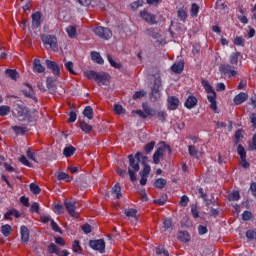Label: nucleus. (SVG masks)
<instances>
[{
    "instance_id": "f257e3e1",
    "label": "nucleus",
    "mask_w": 256,
    "mask_h": 256,
    "mask_svg": "<svg viewBox=\"0 0 256 256\" xmlns=\"http://www.w3.org/2000/svg\"><path fill=\"white\" fill-rule=\"evenodd\" d=\"M129 159V168L128 173L130 175L131 181H137L136 173L139 171V161H141V153L137 152L135 156L130 154L128 156Z\"/></svg>"
},
{
    "instance_id": "f03ea898",
    "label": "nucleus",
    "mask_w": 256,
    "mask_h": 256,
    "mask_svg": "<svg viewBox=\"0 0 256 256\" xmlns=\"http://www.w3.org/2000/svg\"><path fill=\"white\" fill-rule=\"evenodd\" d=\"M202 84L206 93H208L207 99L210 103V109L217 113V94L215 93V90H213V87H211L207 81H202Z\"/></svg>"
},
{
    "instance_id": "7ed1b4c3",
    "label": "nucleus",
    "mask_w": 256,
    "mask_h": 256,
    "mask_svg": "<svg viewBox=\"0 0 256 256\" xmlns=\"http://www.w3.org/2000/svg\"><path fill=\"white\" fill-rule=\"evenodd\" d=\"M14 109L17 112V117L20 121H31V111H29V108L23 105V103L16 102L14 104Z\"/></svg>"
},
{
    "instance_id": "20e7f679",
    "label": "nucleus",
    "mask_w": 256,
    "mask_h": 256,
    "mask_svg": "<svg viewBox=\"0 0 256 256\" xmlns=\"http://www.w3.org/2000/svg\"><path fill=\"white\" fill-rule=\"evenodd\" d=\"M41 40L42 43H44V45L48 46L49 49H51L52 51H59V45L57 44V37H55L54 35H42L41 36Z\"/></svg>"
},
{
    "instance_id": "39448f33",
    "label": "nucleus",
    "mask_w": 256,
    "mask_h": 256,
    "mask_svg": "<svg viewBox=\"0 0 256 256\" xmlns=\"http://www.w3.org/2000/svg\"><path fill=\"white\" fill-rule=\"evenodd\" d=\"M151 101H159L161 99V78L157 77L154 80V84L152 86V90L150 93Z\"/></svg>"
},
{
    "instance_id": "423d86ee",
    "label": "nucleus",
    "mask_w": 256,
    "mask_h": 256,
    "mask_svg": "<svg viewBox=\"0 0 256 256\" xmlns=\"http://www.w3.org/2000/svg\"><path fill=\"white\" fill-rule=\"evenodd\" d=\"M94 33L97 35V37H100V39H104L105 41H109V39L113 37V32H111V29L103 26L94 28Z\"/></svg>"
},
{
    "instance_id": "0eeeda50",
    "label": "nucleus",
    "mask_w": 256,
    "mask_h": 256,
    "mask_svg": "<svg viewBox=\"0 0 256 256\" xmlns=\"http://www.w3.org/2000/svg\"><path fill=\"white\" fill-rule=\"evenodd\" d=\"M142 110H135L133 113L139 115L142 119H147V117H155V109H151L147 104L142 105Z\"/></svg>"
},
{
    "instance_id": "6e6552de",
    "label": "nucleus",
    "mask_w": 256,
    "mask_h": 256,
    "mask_svg": "<svg viewBox=\"0 0 256 256\" xmlns=\"http://www.w3.org/2000/svg\"><path fill=\"white\" fill-rule=\"evenodd\" d=\"M64 205L71 217H74V219L79 218V212H77V202L65 200Z\"/></svg>"
},
{
    "instance_id": "1a4fd4ad",
    "label": "nucleus",
    "mask_w": 256,
    "mask_h": 256,
    "mask_svg": "<svg viewBox=\"0 0 256 256\" xmlns=\"http://www.w3.org/2000/svg\"><path fill=\"white\" fill-rule=\"evenodd\" d=\"M171 153V147L164 145L163 147H160L157 149V151L153 155V163L155 165H158L159 161L161 160V157L165 155V152Z\"/></svg>"
},
{
    "instance_id": "9d476101",
    "label": "nucleus",
    "mask_w": 256,
    "mask_h": 256,
    "mask_svg": "<svg viewBox=\"0 0 256 256\" xmlns=\"http://www.w3.org/2000/svg\"><path fill=\"white\" fill-rule=\"evenodd\" d=\"M89 247L94 251H99V253H105V240H90Z\"/></svg>"
},
{
    "instance_id": "9b49d317",
    "label": "nucleus",
    "mask_w": 256,
    "mask_h": 256,
    "mask_svg": "<svg viewBox=\"0 0 256 256\" xmlns=\"http://www.w3.org/2000/svg\"><path fill=\"white\" fill-rule=\"evenodd\" d=\"M219 70L223 75H228V77H237V71L230 64L220 65Z\"/></svg>"
},
{
    "instance_id": "f8f14e48",
    "label": "nucleus",
    "mask_w": 256,
    "mask_h": 256,
    "mask_svg": "<svg viewBox=\"0 0 256 256\" xmlns=\"http://www.w3.org/2000/svg\"><path fill=\"white\" fill-rule=\"evenodd\" d=\"M140 17H141V19H143L144 21H146V23H149L150 25L157 24V18H155V15L147 12V10L141 11Z\"/></svg>"
},
{
    "instance_id": "ddd939ff",
    "label": "nucleus",
    "mask_w": 256,
    "mask_h": 256,
    "mask_svg": "<svg viewBox=\"0 0 256 256\" xmlns=\"http://www.w3.org/2000/svg\"><path fill=\"white\" fill-rule=\"evenodd\" d=\"M46 65L48 69H50L52 73L56 75V77H59V75L61 74V69L59 68V64H57V62L46 60Z\"/></svg>"
},
{
    "instance_id": "4468645a",
    "label": "nucleus",
    "mask_w": 256,
    "mask_h": 256,
    "mask_svg": "<svg viewBox=\"0 0 256 256\" xmlns=\"http://www.w3.org/2000/svg\"><path fill=\"white\" fill-rule=\"evenodd\" d=\"M167 103H168V109L170 111H175V109H177V107H179V98H177L175 96H170L167 99Z\"/></svg>"
},
{
    "instance_id": "2eb2a0df",
    "label": "nucleus",
    "mask_w": 256,
    "mask_h": 256,
    "mask_svg": "<svg viewBox=\"0 0 256 256\" xmlns=\"http://www.w3.org/2000/svg\"><path fill=\"white\" fill-rule=\"evenodd\" d=\"M197 103H198L197 98L193 95H190L186 99L184 106L186 107V109H195V107H197Z\"/></svg>"
},
{
    "instance_id": "dca6fc26",
    "label": "nucleus",
    "mask_w": 256,
    "mask_h": 256,
    "mask_svg": "<svg viewBox=\"0 0 256 256\" xmlns=\"http://www.w3.org/2000/svg\"><path fill=\"white\" fill-rule=\"evenodd\" d=\"M248 95L245 92H241L238 95L234 97V103L235 105H241L242 103H245L248 99Z\"/></svg>"
},
{
    "instance_id": "f3484780",
    "label": "nucleus",
    "mask_w": 256,
    "mask_h": 256,
    "mask_svg": "<svg viewBox=\"0 0 256 256\" xmlns=\"http://www.w3.org/2000/svg\"><path fill=\"white\" fill-rule=\"evenodd\" d=\"M239 57H241L240 52H234L230 55L229 61L230 65H232L233 69H235L239 63Z\"/></svg>"
},
{
    "instance_id": "a211bd4d",
    "label": "nucleus",
    "mask_w": 256,
    "mask_h": 256,
    "mask_svg": "<svg viewBox=\"0 0 256 256\" xmlns=\"http://www.w3.org/2000/svg\"><path fill=\"white\" fill-rule=\"evenodd\" d=\"M108 80H109V76L106 73L101 72L96 74L95 81L98 83V85H105Z\"/></svg>"
},
{
    "instance_id": "6ab92c4d",
    "label": "nucleus",
    "mask_w": 256,
    "mask_h": 256,
    "mask_svg": "<svg viewBox=\"0 0 256 256\" xmlns=\"http://www.w3.org/2000/svg\"><path fill=\"white\" fill-rule=\"evenodd\" d=\"M20 233H21L22 243H28L29 242V228H27V226H21Z\"/></svg>"
},
{
    "instance_id": "aec40b11",
    "label": "nucleus",
    "mask_w": 256,
    "mask_h": 256,
    "mask_svg": "<svg viewBox=\"0 0 256 256\" xmlns=\"http://www.w3.org/2000/svg\"><path fill=\"white\" fill-rule=\"evenodd\" d=\"M40 25H41V13L36 12L32 14V27L34 29H38Z\"/></svg>"
},
{
    "instance_id": "412c9836",
    "label": "nucleus",
    "mask_w": 256,
    "mask_h": 256,
    "mask_svg": "<svg viewBox=\"0 0 256 256\" xmlns=\"http://www.w3.org/2000/svg\"><path fill=\"white\" fill-rule=\"evenodd\" d=\"M26 87H28V90H23V95H25V97H29L30 99H34V101H37L33 87L29 84H26Z\"/></svg>"
},
{
    "instance_id": "4be33fe9",
    "label": "nucleus",
    "mask_w": 256,
    "mask_h": 256,
    "mask_svg": "<svg viewBox=\"0 0 256 256\" xmlns=\"http://www.w3.org/2000/svg\"><path fill=\"white\" fill-rule=\"evenodd\" d=\"M33 69L36 73H43L45 71V67L41 64V60L35 59L33 62Z\"/></svg>"
},
{
    "instance_id": "5701e85b",
    "label": "nucleus",
    "mask_w": 256,
    "mask_h": 256,
    "mask_svg": "<svg viewBox=\"0 0 256 256\" xmlns=\"http://www.w3.org/2000/svg\"><path fill=\"white\" fill-rule=\"evenodd\" d=\"M91 59L92 61H95V63H98V65H103V63H105L103 57H101V54L95 51L91 52Z\"/></svg>"
},
{
    "instance_id": "b1692460",
    "label": "nucleus",
    "mask_w": 256,
    "mask_h": 256,
    "mask_svg": "<svg viewBox=\"0 0 256 256\" xmlns=\"http://www.w3.org/2000/svg\"><path fill=\"white\" fill-rule=\"evenodd\" d=\"M46 85L50 93L53 94L57 92V88L55 87V81L53 80V78H47Z\"/></svg>"
},
{
    "instance_id": "393cba45",
    "label": "nucleus",
    "mask_w": 256,
    "mask_h": 256,
    "mask_svg": "<svg viewBox=\"0 0 256 256\" xmlns=\"http://www.w3.org/2000/svg\"><path fill=\"white\" fill-rule=\"evenodd\" d=\"M66 33L71 39H73V37L77 36V27L75 25L67 26Z\"/></svg>"
},
{
    "instance_id": "a878e982",
    "label": "nucleus",
    "mask_w": 256,
    "mask_h": 256,
    "mask_svg": "<svg viewBox=\"0 0 256 256\" xmlns=\"http://www.w3.org/2000/svg\"><path fill=\"white\" fill-rule=\"evenodd\" d=\"M184 67H185V63L180 61V62L175 63L174 65H172L171 69L174 73H182Z\"/></svg>"
},
{
    "instance_id": "bb28decb",
    "label": "nucleus",
    "mask_w": 256,
    "mask_h": 256,
    "mask_svg": "<svg viewBox=\"0 0 256 256\" xmlns=\"http://www.w3.org/2000/svg\"><path fill=\"white\" fill-rule=\"evenodd\" d=\"M188 153L190 157H194V159H198L199 149L193 145L188 146Z\"/></svg>"
},
{
    "instance_id": "cd10ccee",
    "label": "nucleus",
    "mask_w": 256,
    "mask_h": 256,
    "mask_svg": "<svg viewBox=\"0 0 256 256\" xmlns=\"http://www.w3.org/2000/svg\"><path fill=\"white\" fill-rule=\"evenodd\" d=\"M112 195L116 198V199H121V197H123V194H121V186L119 184H116L113 188H112Z\"/></svg>"
},
{
    "instance_id": "c85d7f7f",
    "label": "nucleus",
    "mask_w": 256,
    "mask_h": 256,
    "mask_svg": "<svg viewBox=\"0 0 256 256\" xmlns=\"http://www.w3.org/2000/svg\"><path fill=\"white\" fill-rule=\"evenodd\" d=\"M163 231L171 232L173 231V222L171 219H165L163 221Z\"/></svg>"
},
{
    "instance_id": "c756f323",
    "label": "nucleus",
    "mask_w": 256,
    "mask_h": 256,
    "mask_svg": "<svg viewBox=\"0 0 256 256\" xmlns=\"http://www.w3.org/2000/svg\"><path fill=\"white\" fill-rule=\"evenodd\" d=\"M155 113V117H157V119H159L161 123H165V119H167V112L163 110H155Z\"/></svg>"
},
{
    "instance_id": "7c9ffc66",
    "label": "nucleus",
    "mask_w": 256,
    "mask_h": 256,
    "mask_svg": "<svg viewBox=\"0 0 256 256\" xmlns=\"http://www.w3.org/2000/svg\"><path fill=\"white\" fill-rule=\"evenodd\" d=\"M75 151H76L75 147H73V146H68V147L64 148V150H63V155H64L65 157H72V155L75 154Z\"/></svg>"
},
{
    "instance_id": "2f4dec72",
    "label": "nucleus",
    "mask_w": 256,
    "mask_h": 256,
    "mask_svg": "<svg viewBox=\"0 0 256 256\" xmlns=\"http://www.w3.org/2000/svg\"><path fill=\"white\" fill-rule=\"evenodd\" d=\"M12 129L16 135H25V133H27V127L13 126Z\"/></svg>"
},
{
    "instance_id": "473e14b6",
    "label": "nucleus",
    "mask_w": 256,
    "mask_h": 256,
    "mask_svg": "<svg viewBox=\"0 0 256 256\" xmlns=\"http://www.w3.org/2000/svg\"><path fill=\"white\" fill-rule=\"evenodd\" d=\"M145 4L143 0H136L130 4L132 11H137V9L141 8Z\"/></svg>"
},
{
    "instance_id": "72a5a7b5",
    "label": "nucleus",
    "mask_w": 256,
    "mask_h": 256,
    "mask_svg": "<svg viewBox=\"0 0 256 256\" xmlns=\"http://www.w3.org/2000/svg\"><path fill=\"white\" fill-rule=\"evenodd\" d=\"M57 179L58 181H66L67 183H69L71 181V176H69V174L65 172H60L57 174Z\"/></svg>"
},
{
    "instance_id": "f704fd0d",
    "label": "nucleus",
    "mask_w": 256,
    "mask_h": 256,
    "mask_svg": "<svg viewBox=\"0 0 256 256\" xmlns=\"http://www.w3.org/2000/svg\"><path fill=\"white\" fill-rule=\"evenodd\" d=\"M97 74L98 73L93 70L84 71V77H87V79L94 80V81L97 79Z\"/></svg>"
},
{
    "instance_id": "c9c22d12",
    "label": "nucleus",
    "mask_w": 256,
    "mask_h": 256,
    "mask_svg": "<svg viewBox=\"0 0 256 256\" xmlns=\"http://www.w3.org/2000/svg\"><path fill=\"white\" fill-rule=\"evenodd\" d=\"M83 115L89 120L93 119V108L91 106H86L83 111Z\"/></svg>"
},
{
    "instance_id": "e433bc0d",
    "label": "nucleus",
    "mask_w": 256,
    "mask_h": 256,
    "mask_svg": "<svg viewBox=\"0 0 256 256\" xmlns=\"http://www.w3.org/2000/svg\"><path fill=\"white\" fill-rule=\"evenodd\" d=\"M167 185V180L160 178L154 182L156 189H163Z\"/></svg>"
},
{
    "instance_id": "4c0bfd02",
    "label": "nucleus",
    "mask_w": 256,
    "mask_h": 256,
    "mask_svg": "<svg viewBox=\"0 0 256 256\" xmlns=\"http://www.w3.org/2000/svg\"><path fill=\"white\" fill-rule=\"evenodd\" d=\"M5 73L10 77V79H13V81H17V79H19V73H17V70H6Z\"/></svg>"
},
{
    "instance_id": "58836bf2",
    "label": "nucleus",
    "mask_w": 256,
    "mask_h": 256,
    "mask_svg": "<svg viewBox=\"0 0 256 256\" xmlns=\"http://www.w3.org/2000/svg\"><path fill=\"white\" fill-rule=\"evenodd\" d=\"M80 129H81L84 133H91V131H93V126L87 124L86 122H81V123H80Z\"/></svg>"
},
{
    "instance_id": "ea45409f",
    "label": "nucleus",
    "mask_w": 256,
    "mask_h": 256,
    "mask_svg": "<svg viewBox=\"0 0 256 256\" xmlns=\"http://www.w3.org/2000/svg\"><path fill=\"white\" fill-rule=\"evenodd\" d=\"M1 231H2V234L4 235V237H9V235H11V231H12V228H11V225H3L1 227Z\"/></svg>"
},
{
    "instance_id": "a19ab883",
    "label": "nucleus",
    "mask_w": 256,
    "mask_h": 256,
    "mask_svg": "<svg viewBox=\"0 0 256 256\" xmlns=\"http://www.w3.org/2000/svg\"><path fill=\"white\" fill-rule=\"evenodd\" d=\"M237 153L240 156V159H247V152L241 144L238 145Z\"/></svg>"
},
{
    "instance_id": "79ce46f5",
    "label": "nucleus",
    "mask_w": 256,
    "mask_h": 256,
    "mask_svg": "<svg viewBox=\"0 0 256 256\" xmlns=\"http://www.w3.org/2000/svg\"><path fill=\"white\" fill-rule=\"evenodd\" d=\"M126 217H133L134 219H137V210L133 208L126 209L124 211Z\"/></svg>"
},
{
    "instance_id": "37998d69",
    "label": "nucleus",
    "mask_w": 256,
    "mask_h": 256,
    "mask_svg": "<svg viewBox=\"0 0 256 256\" xmlns=\"http://www.w3.org/2000/svg\"><path fill=\"white\" fill-rule=\"evenodd\" d=\"M145 95H147V92L145 90H139V91H136L133 96H132V99H143V97H145Z\"/></svg>"
},
{
    "instance_id": "c03bdc74",
    "label": "nucleus",
    "mask_w": 256,
    "mask_h": 256,
    "mask_svg": "<svg viewBox=\"0 0 256 256\" xmlns=\"http://www.w3.org/2000/svg\"><path fill=\"white\" fill-rule=\"evenodd\" d=\"M147 33L150 37H153V39H159L160 37L159 31L157 29H148Z\"/></svg>"
},
{
    "instance_id": "a18cd8bd",
    "label": "nucleus",
    "mask_w": 256,
    "mask_h": 256,
    "mask_svg": "<svg viewBox=\"0 0 256 256\" xmlns=\"http://www.w3.org/2000/svg\"><path fill=\"white\" fill-rule=\"evenodd\" d=\"M11 113V108L9 106H0V116L5 117Z\"/></svg>"
},
{
    "instance_id": "49530a36",
    "label": "nucleus",
    "mask_w": 256,
    "mask_h": 256,
    "mask_svg": "<svg viewBox=\"0 0 256 256\" xmlns=\"http://www.w3.org/2000/svg\"><path fill=\"white\" fill-rule=\"evenodd\" d=\"M30 191H32V193H34V195H39L41 193V188L39 187V185H37L35 183H31Z\"/></svg>"
},
{
    "instance_id": "de8ad7c7",
    "label": "nucleus",
    "mask_w": 256,
    "mask_h": 256,
    "mask_svg": "<svg viewBox=\"0 0 256 256\" xmlns=\"http://www.w3.org/2000/svg\"><path fill=\"white\" fill-rule=\"evenodd\" d=\"M246 238L249 239V241H256V230H248L246 232Z\"/></svg>"
},
{
    "instance_id": "09e8293b",
    "label": "nucleus",
    "mask_w": 256,
    "mask_h": 256,
    "mask_svg": "<svg viewBox=\"0 0 256 256\" xmlns=\"http://www.w3.org/2000/svg\"><path fill=\"white\" fill-rule=\"evenodd\" d=\"M48 251L49 253H54L55 255H61L59 251V247H57V245L55 244H50L48 246Z\"/></svg>"
},
{
    "instance_id": "8fccbe9b",
    "label": "nucleus",
    "mask_w": 256,
    "mask_h": 256,
    "mask_svg": "<svg viewBox=\"0 0 256 256\" xmlns=\"http://www.w3.org/2000/svg\"><path fill=\"white\" fill-rule=\"evenodd\" d=\"M107 59L112 67H114L115 69H121V64L115 62V60H113V57L111 55L108 54Z\"/></svg>"
},
{
    "instance_id": "3c124183",
    "label": "nucleus",
    "mask_w": 256,
    "mask_h": 256,
    "mask_svg": "<svg viewBox=\"0 0 256 256\" xmlns=\"http://www.w3.org/2000/svg\"><path fill=\"white\" fill-rule=\"evenodd\" d=\"M178 238L180 241H183V243H187L189 241V234L185 231H182L179 233Z\"/></svg>"
},
{
    "instance_id": "603ef678",
    "label": "nucleus",
    "mask_w": 256,
    "mask_h": 256,
    "mask_svg": "<svg viewBox=\"0 0 256 256\" xmlns=\"http://www.w3.org/2000/svg\"><path fill=\"white\" fill-rule=\"evenodd\" d=\"M114 113H116V115H123L125 114V110L123 109V106L116 104L114 105Z\"/></svg>"
},
{
    "instance_id": "864d4df0",
    "label": "nucleus",
    "mask_w": 256,
    "mask_h": 256,
    "mask_svg": "<svg viewBox=\"0 0 256 256\" xmlns=\"http://www.w3.org/2000/svg\"><path fill=\"white\" fill-rule=\"evenodd\" d=\"M198 14H199V5L193 3L191 6V15L192 17H197Z\"/></svg>"
},
{
    "instance_id": "5fc2aeb1",
    "label": "nucleus",
    "mask_w": 256,
    "mask_h": 256,
    "mask_svg": "<svg viewBox=\"0 0 256 256\" xmlns=\"http://www.w3.org/2000/svg\"><path fill=\"white\" fill-rule=\"evenodd\" d=\"M252 218H253V213L247 210L243 212L242 214L243 221H251Z\"/></svg>"
},
{
    "instance_id": "6e6d98bb",
    "label": "nucleus",
    "mask_w": 256,
    "mask_h": 256,
    "mask_svg": "<svg viewBox=\"0 0 256 256\" xmlns=\"http://www.w3.org/2000/svg\"><path fill=\"white\" fill-rule=\"evenodd\" d=\"M54 212L57 213L58 215H61L65 212V208L61 204H56L54 206Z\"/></svg>"
},
{
    "instance_id": "4d7b16f0",
    "label": "nucleus",
    "mask_w": 256,
    "mask_h": 256,
    "mask_svg": "<svg viewBox=\"0 0 256 256\" xmlns=\"http://www.w3.org/2000/svg\"><path fill=\"white\" fill-rule=\"evenodd\" d=\"M64 67L69 71L72 75H75V70H73V62L68 61L65 62Z\"/></svg>"
},
{
    "instance_id": "13d9d810",
    "label": "nucleus",
    "mask_w": 256,
    "mask_h": 256,
    "mask_svg": "<svg viewBox=\"0 0 256 256\" xmlns=\"http://www.w3.org/2000/svg\"><path fill=\"white\" fill-rule=\"evenodd\" d=\"M240 199V194L239 191H234L229 195V200L230 201H239Z\"/></svg>"
},
{
    "instance_id": "bf43d9fd",
    "label": "nucleus",
    "mask_w": 256,
    "mask_h": 256,
    "mask_svg": "<svg viewBox=\"0 0 256 256\" xmlns=\"http://www.w3.org/2000/svg\"><path fill=\"white\" fill-rule=\"evenodd\" d=\"M149 173H151V166H149L148 164H144V168L141 172V175L149 177Z\"/></svg>"
},
{
    "instance_id": "052dcab7",
    "label": "nucleus",
    "mask_w": 256,
    "mask_h": 256,
    "mask_svg": "<svg viewBox=\"0 0 256 256\" xmlns=\"http://www.w3.org/2000/svg\"><path fill=\"white\" fill-rule=\"evenodd\" d=\"M72 247H73L74 253H81V245L79 244V241L75 240L73 242Z\"/></svg>"
},
{
    "instance_id": "680f3d73",
    "label": "nucleus",
    "mask_w": 256,
    "mask_h": 256,
    "mask_svg": "<svg viewBox=\"0 0 256 256\" xmlns=\"http://www.w3.org/2000/svg\"><path fill=\"white\" fill-rule=\"evenodd\" d=\"M239 139H243V131L241 130H238L235 133V140H234L235 145H238Z\"/></svg>"
},
{
    "instance_id": "e2e57ef3",
    "label": "nucleus",
    "mask_w": 256,
    "mask_h": 256,
    "mask_svg": "<svg viewBox=\"0 0 256 256\" xmlns=\"http://www.w3.org/2000/svg\"><path fill=\"white\" fill-rule=\"evenodd\" d=\"M178 17L181 19V21H185V18L187 17V11H185L183 8H180L178 10Z\"/></svg>"
},
{
    "instance_id": "0e129e2a",
    "label": "nucleus",
    "mask_w": 256,
    "mask_h": 256,
    "mask_svg": "<svg viewBox=\"0 0 256 256\" xmlns=\"http://www.w3.org/2000/svg\"><path fill=\"white\" fill-rule=\"evenodd\" d=\"M51 228L55 231V233H61V228L59 225H57V222L55 220H51Z\"/></svg>"
},
{
    "instance_id": "69168bd1",
    "label": "nucleus",
    "mask_w": 256,
    "mask_h": 256,
    "mask_svg": "<svg viewBox=\"0 0 256 256\" xmlns=\"http://www.w3.org/2000/svg\"><path fill=\"white\" fill-rule=\"evenodd\" d=\"M153 149H155V142H150V143L146 144V146H145L146 153H151V151H153Z\"/></svg>"
},
{
    "instance_id": "338daca9",
    "label": "nucleus",
    "mask_w": 256,
    "mask_h": 256,
    "mask_svg": "<svg viewBox=\"0 0 256 256\" xmlns=\"http://www.w3.org/2000/svg\"><path fill=\"white\" fill-rule=\"evenodd\" d=\"M20 163H22V165H25L26 167H32L31 163L29 162V160H27V157L25 156H21L19 158Z\"/></svg>"
},
{
    "instance_id": "774afa93",
    "label": "nucleus",
    "mask_w": 256,
    "mask_h": 256,
    "mask_svg": "<svg viewBox=\"0 0 256 256\" xmlns=\"http://www.w3.org/2000/svg\"><path fill=\"white\" fill-rule=\"evenodd\" d=\"M189 204V197L187 196H182L181 199H180V205L182 207H187V205Z\"/></svg>"
}]
</instances>
